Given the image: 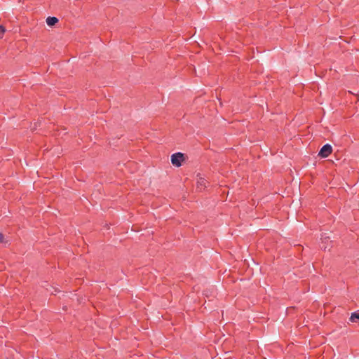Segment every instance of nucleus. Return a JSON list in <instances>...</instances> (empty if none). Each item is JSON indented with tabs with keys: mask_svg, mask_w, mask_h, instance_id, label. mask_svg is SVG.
<instances>
[{
	"mask_svg": "<svg viewBox=\"0 0 359 359\" xmlns=\"http://www.w3.org/2000/svg\"><path fill=\"white\" fill-rule=\"evenodd\" d=\"M184 160V154L181 152L175 153L171 156V163L176 167L181 166Z\"/></svg>",
	"mask_w": 359,
	"mask_h": 359,
	"instance_id": "1",
	"label": "nucleus"
},
{
	"mask_svg": "<svg viewBox=\"0 0 359 359\" xmlns=\"http://www.w3.org/2000/svg\"><path fill=\"white\" fill-rule=\"evenodd\" d=\"M321 248H324V250H326L327 246H321Z\"/></svg>",
	"mask_w": 359,
	"mask_h": 359,
	"instance_id": "8",
	"label": "nucleus"
},
{
	"mask_svg": "<svg viewBox=\"0 0 359 359\" xmlns=\"http://www.w3.org/2000/svg\"><path fill=\"white\" fill-rule=\"evenodd\" d=\"M332 152V147L330 144H326L320 149L318 156L321 158L328 157Z\"/></svg>",
	"mask_w": 359,
	"mask_h": 359,
	"instance_id": "2",
	"label": "nucleus"
},
{
	"mask_svg": "<svg viewBox=\"0 0 359 359\" xmlns=\"http://www.w3.org/2000/svg\"><path fill=\"white\" fill-rule=\"evenodd\" d=\"M350 320L351 322H356V321L359 322V313H358V312L353 313L350 317Z\"/></svg>",
	"mask_w": 359,
	"mask_h": 359,
	"instance_id": "5",
	"label": "nucleus"
},
{
	"mask_svg": "<svg viewBox=\"0 0 359 359\" xmlns=\"http://www.w3.org/2000/svg\"><path fill=\"white\" fill-rule=\"evenodd\" d=\"M208 183V182L205 179L200 177L197 181V189L200 191L203 190L206 187V184Z\"/></svg>",
	"mask_w": 359,
	"mask_h": 359,
	"instance_id": "3",
	"label": "nucleus"
},
{
	"mask_svg": "<svg viewBox=\"0 0 359 359\" xmlns=\"http://www.w3.org/2000/svg\"><path fill=\"white\" fill-rule=\"evenodd\" d=\"M5 32H6L5 27L2 25H0V39H1L3 37Z\"/></svg>",
	"mask_w": 359,
	"mask_h": 359,
	"instance_id": "6",
	"label": "nucleus"
},
{
	"mask_svg": "<svg viewBox=\"0 0 359 359\" xmlns=\"http://www.w3.org/2000/svg\"><path fill=\"white\" fill-rule=\"evenodd\" d=\"M4 241V235L0 233V243H2Z\"/></svg>",
	"mask_w": 359,
	"mask_h": 359,
	"instance_id": "7",
	"label": "nucleus"
},
{
	"mask_svg": "<svg viewBox=\"0 0 359 359\" xmlns=\"http://www.w3.org/2000/svg\"><path fill=\"white\" fill-rule=\"evenodd\" d=\"M58 19L56 17H48L46 18V23L48 26L53 27L58 22Z\"/></svg>",
	"mask_w": 359,
	"mask_h": 359,
	"instance_id": "4",
	"label": "nucleus"
}]
</instances>
